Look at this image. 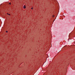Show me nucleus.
I'll return each mask as SVG.
<instances>
[{"mask_svg":"<svg viewBox=\"0 0 75 75\" xmlns=\"http://www.w3.org/2000/svg\"><path fill=\"white\" fill-rule=\"evenodd\" d=\"M6 33H8V31H6Z\"/></svg>","mask_w":75,"mask_h":75,"instance_id":"3","label":"nucleus"},{"mask_svg":"<svg viewBox=\"0 0 75 75\" xmlns=\"http://www.w3.org/2000/svg\"><path fill=\"white\" fill-rule=\"evenodd\" d=\"M9 4H11V3H9Z\"/></svg>","mask_w":75,"mask_h":75,"instance_id":"5","label":"nucleus"},{"mask_svg":"<svg viewBox=\"0 0 75 75\" xmlns=\"http://www.w3.org/2000/svg\"><path fill=\"white\" fill-rule=\"evenodd\" d=\"M55 21V20L54 21Z\"/></svg>","mask_w":75,"mask_h":75,"instance_id":"8","label":"nucleus"},{"mask_svg":"<svg viewBox=\"0 0 75 75\" xmlns=\"http://www.w3.org/2000/svg\"><path fill=\"white\" fill-rule=\"evenodd\" d=\"M8 15H10V14H8Z\"/></svg>","mask_w":75,"mask_h":75,"instance_id":"6","label":"nucleus"},{"mask_svg":"<svg viewBox=\"0 0 75 75\" xmlns=\"http://www.w3.org/2000/svg\"><path fill=\"white\" fill-rule=\"evenodd\" d=\"M7 14H8V13H7Z\"/></svg>","mask_w":75,"mask_h":75,"instance_id":"7","label":"nucleus"},{"mask_svg":"<svg viewBox=\"0 0 75 75\" xmlns=\"http://www.w3.org/2000/svg\"><path fill=\"white\" fill-rule=\"evenodd\" d=\"M31 9H33V8H31Z\"/></svg>","mask_w":75,"mask_h":75,"instance_id":"4","label":"nucleus"},{"mask_svg":"<svg viewBox=\"0 0 75 75\" xmlns=\"http://www.w3.org/2000/svg\"><path fill=\"white\" fill-rule=\"evenodd\" d=\"M53 17H54V15L53 16Z\"/></svg>","mask_w":75,"mask_h":75,"instance_id":"2","label":"nucleus"},{"mask_svg":"<svg viewBox=\"0 0 75 75\" xmlns=\"http://www.w3.org/2000/svg\"><path fill=\"white\" fill-rule=\"evenodd\" d=\"M25 6H23V8H25Z\"/></svg>","mask_w":75,"mask_h":75,"instance_id":"1","label":"nucleus"}]
</instances>
